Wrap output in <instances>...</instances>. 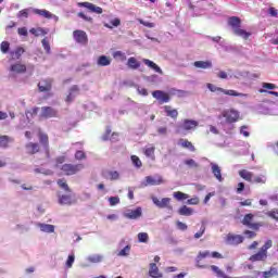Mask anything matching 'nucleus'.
<instances>
[{"mask_svg": "<svg viewBox=\"0 0 278 278\" xmlns=\"http://www.w3.org/2000/svg\"><path fill=\"white\" fill-rule=\"evenodd\" d=\"M77 94H79V87L73 86L70 89L68 96L66 97V100H65L66 103H73V101H75V97H77Z\"/></svg>", "mask_w": 278, "mask_h": 278, "instance_id": "nucleus-25", "label": "nucleus"}, {"mask_svg": "<svg viewBox=\"0 0 278 278\" xmlns=\"http://www.w3.org/2000/svg\"><path fill=\"white\" fill-rule=\"evenodd\" d=\"M66 162L65 156H60L56 159V168H60L64 175H77L80 170H84V164H64ZM63 164V165H62Z\"/></svg>", "mask_w": 278, "mask_h": 278, "instance_id": "nucleus-1", "label": "nucleus"}, {"mask_svg": "<svg viewBox=\"0 0 278 278\" xmlns=\"http://www.w3.org/2000/svg\"><path fill=\"white\" fill-rule=\"evenodd\" d=\"M59 203L60 205H73V203H75V200H73V195L71 194H63L59 195Z\"/></svg>", "mask_w": 278, "mask_h": 278, "instance_id": "nucleus-23", "label": "nucleus"}, {"mask_svg": "<svg viewBox=\"0 0 278 278\" xmlns=\"http://www.w3.org/2000/svg\"><path fill=\"white\" fill-rule=\"evenodd\" d=\"M268 258V254L263 252V250H260L256 254H253L250 256L249 261L250 262H266Z\"/></svg>", "mask_w": 278, "mask_h": 278, "instance_id": "nucleus-20", "label": "nucleus"}, {"mask_svg": "<svg viewBox=\"0 0 278 278\" xmlns=\"http://www.w3.org/2000/svg\"><path fill=\"white\" fill-rule=\"evenodd\" d=\"M164 112L166 113V116H169L170 118H177V116H179V112H177L176 109H172L168 105L164 106Z\"/></svg>", "mask_w": 278, "mask_h": 278, "instance_id": "nucleus-34", "label": "nucleus"}, {"mask_svg": "<svg viewBox=\"0 0 278 278\" xmlns=\"http://www.w3.org/2000/svg\"><path fill=\"white\" fill-rule=\"evenodd\" d=\"M29 33L33 36H46L47 31L43 28H30Z\"/></svg>", "mask_w": 278, "mask_h": 278, "instance_id": "nucleus-51", "label": "nucleus"}, {"mask_svg": "<svg viewBox=\"0 0 278 278\" xmlns=\"http://www.w3.org/2000/svg\"><path fill=\"white\" fill-rule=\"evenodd\" d=\"M113 59L117 60V62H126L127 61V54L121 50L114 51L112 53Z\"/></svg>", "mask_w": 278, "mask_h": 278, "instance_id": "nucleus-30", "label": "nucleus"}, {"mask_svg": "<svg viewBox=\"0 0 278 278\" xmlns=\"http://www.w3.org/2000/svg\"><path fill=\"white\" fill-rule=\"evenodd\" d=\"M106 179H110L111 181H116L121 179V174L116 170H109L105 175Z\"/></svg>", "mask_w": 278, "mask_h": 278, "instance_id": "nucleus-38", "label": "nucleus"}, {"mask_svg": "<svg viewBox=\"0 0 278 278\" xmlns=\"http://www.w3.org/2000/svg\"><path fill=\"white\" fill-rule=\"evenodd\" d=\"M239 134L241 136H243L244 138H249V136H251V131H250L249 126H241L240 129H239Z\"/></svg>", "mask_w": 278, "mask_h": 278, "instance_id": "nucleus-54", "label": "nucleus"}, {"mask_svg": "<svg viewBox=\"0 0 278 278\" xmlns=\"http://www.w3.org/2000/svg\"><path fill=\"white\" fill-rule=\"evenodd\" d=\"M267 179L265 174H261L258 176H253L252 184H266Z\"/></svg>", "mask_w": 278, "mask_h": 278, "instance_id": "nucleus-45", "label": "nucleus"}, {"mask_svg": "<svg viewBox=\"0 0 278 278\" xmlns=\"http://www.w3.org/2000/svg\"><path fill=\"white\" fill-rule=\"evenodd\" d=\"M127 66H128V68L136 71L140 66V63L138 62V60L136 58L130 56L127 61Z\"/></svg>", "mask_w": 278, "mask_h": 278, "instance_id": "nucleus-35", "label": "nucleus"}, {"mask_svg": "<svg viewBox=\"0 0 278 278\" xmlns=\"http://www.w3.org/2000/svg\"><path fill=\"white\" fill-rule=\"evenodd\" d=\"M152 97L156 99L159 103H168V101H170V97H168V93L164 92L163 90L153 91Z\"/></svg>", "mask_w": 278, "mask_h": 278, "instance_id": "nucleus-14", "label": "nucleus"}, {"mask_svg": "<svg viewBox=\"0 0 278 278\" xmlns=\"http://www.w3.org/2000/svg\"><path fill=\"white\" fill-rule=\"evenodd\" d=\"M23 53H25V49H23L21 47L16 48L14 51L10 52L13 60L21 59V55H23Z\"/></svg>", "mask_w": 278, "mask_h": 278, "instance_id": "nucleus-40", "label": "nucleus"}, {"mask_svg": "<svg viewBox=\"0 0 278 278\" xmlns=\"http://www.w3.org/2000/svg\"><path fill=\"white\" fill-rule=\"evenodd\" d=\"M239 175L245 181H249L250 184H253V173H251L247 169H242V170L239 172Z\"/></svg>", "mask_w": 278, "mask_h": 278, "instance_id": "nucleus-31", "label": "nucleus"}, {"mask_svg": "<svg viewBox=\"0 0 278 278\" xmlns=\"http://www.w3.org/2000/svg\"><path fill=\"white\" fill-rule=\"evenodd\" d=\"M130 160H131L135 168H142V161H140V157H138L136 155H131Z\"/></svg>", "mask_w": 278, "mask_h": 278, "instance_id": "nucleus-52", "label": "nucleus"}, {"mask_svg": "<svg viewBox=\"0 0 278 278\" xmlns=\"http://www.w3.org/2000/svg\"><path fill=\"white\" fill-rule=\"evenodd\" d=\"M161 184H164V179H162V176H147L144 180L141 181V188H147L149 186H160Z\"/></svg>", "mask_w": 278, "mask_h": 278, "instance_id": "nucleus-6", "label": "nucleus"}, {"mask_svg": "<svg viewBox=\"0 0 278 278\" xmlns=\"http://www.w3.org/2000/svg\"><path fill=\"white\" fill-rule=\"evenodd\" d=\"M79 8H87L90 12L94 14H103V9L101 7H97L90 2H80L78 3Z\"/></svg>", "mask_w": 278, "mask_h": 278, "instance_id": "nucleus-17", "label": "nucleus"}, {"mask_svg": "<svg viewBox=\"0 0 278 278\" xmlns=\"http://www.w3.org/2000/svg\"><path fill=\"white\" fill-rule=\"evenodd\" d=\"M149 276L152 278H162L163 277L162 273H160V267H157V264L150 263Z\"/></svg>", "mask_w": 278, "mask_h": 278, "instance_id": "nucleus-21", "label": "nucleus"}, {"mask_svg": "<svg viewBox=\"0 0 278 278\" xmlns=\"http://www.w3.org/2000/svg\"><path fill=\"white\" fill-rule=\"evenodd\" d=\"M40 92H49L51 90V80H41L38 84Z\"/></svg>", "mask_w": 278, "mask_h": 278, "instance_id": "nucleus-29", "label": "nucleus"}, {"mask_svg": "<svg viewBox=\"0 0 278 278\" xmlns=\"http://www.w3.org/2000/svg\"><path fill=\"white\" fill-rule=\"evenodd\" d=\"M73 264H75V253L72 252L65 262V268H73Z\"/></svg>", "mask_w": 278, "mask_h": 278, "instance_id": "nucleus-48", "label": "nucleus"}, {"mask_svg": "<svg viewBox=\"0 0 278 278\" xmlns=\"http://www.w3.org/2000/svg\"><path fill=\"white\" fill-rule=\"evenodd\" d=\"M142 63L148 66V68H151L154 71V73H159V75H164V71H162V67L155 64V62L149 60V59H142Z\"/></svg>", "mask_w": 278, "mask_h": 278, "instance_id": "nucleus-18", "label": "nucleus"}, {"mask_svg": "<svg viewBox=\"0 0 278 278\" xmlns=\"http://www.w3.org/2000/svg\"><path fill=\"white\" fill-rule=\"evenodd\" d=\"M35 173H41V175H53V170L47 169L45 167L35 168Z\"/></svg>", "mask_w": 278, "mask_h": 278, "instance_id": "nucleus-61", "label": "nucleus"}, {"mask_svg": "<svg viewBox=\"0 0 278 278\" xmlns=\"http://www.w3.org/2000/svg\"><path fill=\"white\" fill-rule=\"evenodd\" d=\"M138 23H140V25H143V27H148L149 29H153V27H155V23L148 22L142 18H138Z\"/></svg>", "mask_w": 278, "mask_h": 278, "instance_id": "nucleus-57", "label": "nucleus"}, {"mask_svg": "<svg viewBox=\"0 0 278 278\" xmlns=\"http://www.w3.org/2000/svg\"><path fill=\"white\" fill-rule=\"evenodd\" d=\"M41 45H42L46 53H48V55H50V53H51V45L49 43V39L47 37L42 39Z\"/></svg>", "mask_w": 278, "mask_h": 278, "instance_id": "nucleus-53", "label": "nucleus"}, {"mask_svg": "<svg viewBox=\"0 0 278 278\" xmlns=\"http://www.w3.org/2000/svg\"><path fill=\"white\" fill-rule=\"evenodd\" d=\"M0 51H1V53H9V51H10V42L2 41L0 43Z\"/></svg>", "mask_w": 278, "mask_h": 278, "instance_id": "nucleus-58", "label": "nucleus"}, {"mask_svg": "<svg viewBox=\"0 0 278 278\" xmlns=\"http://www.w3.org/2000/svg\"><path fill=\"white\" fill-rule=\"evenodd\" d=\"M178 214L180 216H192V214H194V210L188 207L187 205H184L178 210Z\"/></svg>", "mask_w": 278, "mask_h": 278, "instance_id": "nucleus-33", "label": "nucleus"}, {"mask_svg": "<svg viewBox=\"0 0 278 278\" xmlns=\"http://www.w3.org/2000/svg\"><path fill=\"white\" fill-rule=\"evenodd\" d=\"M256 275H262L263 278H270V277H275V275H277V268L271 267L269 270L267 271H256Z\"/></svg>", "mask_w": 278, "mask_h": 278, "instance_id": "nucleus-32", "label": "nucleus"}, {"mask_svg": "<svg viewBox=\"0 0 278 278\" xmlns=\"http://www.w3.org/2000/svg\"><path fill=\"white\" fill-rule=\"evenodd\" d=\"M210 268L216 275L217 278L225 277V271L220 270V268L218 266L211 265Z\"/></svg>", "mask_w": 278, "mask_h": 278, "instance_id": "nucleus-47", "label": "nucleus"}, {"mask_svg": "<svg viewBox=\"0 0 278 278\" xmlns=\"http://www.w3.org/2000/svg\"><path fill=\"white\" fill-rule=\"evenodd\" d=\"M37 227L42 231L43 233H53L55 231V226L51 224H37Z\"/></svg>", "mask_w": 278, "mask_h": 278, "instance_id": "nucleus-24", "label": "nucleus"}, {"mask_svg": "<svg viewBox=\"0 0 278 278\" xmlns=\"http://www.w3.org/2000/svg\"><path fill=\"white\" fill-rule=\"evenodd\" d=\"M59 114L56 109L43 106L41 108L40 118H58Z\"/></svg>", "mask_w": 278, "mask_h": 278, "instance_id": "nucleus-10", "label": "nucleus"}, {"mask_svg": "<svg viewBox=\"0 0 278 278\" xmlns=\"http://www.w3.org/2000/svg\"><path fill=\"white\" fill-rule=\"evenodd\" d=\"M193 66H195V68H212V62L211 61H195L193 63Z\"/></svg>", "mask_w": 278, "mask_h": 278, "instance_id": "nucleus-36", "label": "nucleus"}, {"mask_svg": "<svg viewBox=\"0 0 278 278\" xmlns=\"http://www.w3.org/2000/svg\"><path fill=\"white\" fill-rule=\"evenodd\" d=\"M146 157H150V160H155V148L150 147L144 150Z\"/></svg>", "mask_w": 278, "mask_h": 278, "instance_id": "nucleus-49", "label": "nucleus"}, {"mask_svg": "<svg viewBox=\"0 0 278 278\" xmlns=\"http://www.w3.org/2000/svg\"><path fill=\"white\" fill-rule=\"evenodd\" d=\"M123 216L129 220H137V218L142 216V207L138 206L136 210H126Z\"/></svg>", "mask_w": 278, "mask_h": 278, "instance_id": "nucleus-12", "label": "nucleus"}, {"mask_svg": "<svg viewBox=\"0 0 278 278\" xmlns=\"http://www.w3.org/2000/svg\"><path fill=\"white\" fill-rule=\"evenodd\" d=\"M199 127V122L194 119H184L176 126V134H181L186 136V134H190V131H194Z\"/></svg>", "mask_w": 278, "mask_h": 278, "instance_id": "nucleus-4", "label": "nucleus"}, {"mask_svg": "<svg viewBox=\"0 0 278 278\" xmlns=\"http://www.w3.org/2000/svg\"><path fill=\"white\" fill-rule=\"evenodd\" d=\"M119 25H121V20L116 17L111 20L110 24L105 23L104 27H106V29H114V27H118Z\"/></svg>", "mask_w": 278, "mask_h": 278, "instance_id": "nucleus-43", "label": "nucleus"}, {"mask_svg": "<svg viewBox=\"0 0 278 278\" xmlns=\"http://www.w3.org/2000/svg\"><path fill=\"white\" fill-rule=\"evenodd\" d=\"M228 25L231 26V29L236 36H239L240 38H243V40H249V37L251 36V33L240 28V25H242V22L240 21V17L238 16H231L228 18Z\"/></svg>", "mask_w": 278, "mask_h": 278, "instance_id": "nucleus-3", "label": "nucleus"}, {"mask_svg": "<svg viewBox=\"0 0 278 278\" xmlns=\"http://www.w3.org/2000/svg\"><path fill=\"white\" fill-rule=\"evenodd\" d=\"M130 253H131V245L130 244L125 245V240H122L118 243V250L116 252L117 257H129Z\"/></svg>", "mask_w": 278, "mask_h": 278, "instance_id": "nucleus-11", "label": "nucleus"}, {"mask_svg": "<svg viewBox=\"0 0 278 278\" xmlns=\"http://www.w3.org/2000/svg\"><path fill=\"white\" fill-rule=\"evenodd\" d=\"M207 88L208 90H211V92H223V94H228V97H242L243 99H247V97H249V94L247 93H240L236 90H227V89H223L220 87H216L215 85L212 84H207Z\"/></svg>", "mask_w": 278, "mask_h": 278, "instance_id": "nucleus-5", "label": "nucleus"}, {"mask_svg": "<svg viewBox=\"0 0 278 278\" xmlns=\"http://www.w3.org/2000/svg\"><path fill=\"white\" fill-rule=\"evenodd\" d=\"M29 10L31 9H24L17 13V18H27L29 16Z\"/></svg>", "mask_w": 278, "mask_h": 278, "instance_id": "nucleus-63", "label": "nucleus"}, {"mask_svg": "<svg viewBox=\"0 0 278 278\" xmlns=\"http://www.w3.org/2000/svg\"><path fill=\"white\" fill-rule=\"evenodd\" d=\"M210 251L200 252L197 256V262H201V260H205V257H210Z\"/></svg>", "mask_w": 278, "mask_h": 278, "instance_id": "nucleus-62", "label": "nucleus"}, {"mask_svg": "<svg viewBox=\"0 0 278 278\" xmlns=\"http://www.w3.org/2000/svg\"><path fill=\"white\" fill-rule=\"evenodd\" d=\"M26 149H27V153H30V154L38 153V151H40V147L38 146V143H33V142H29L28 144H26Z\"/></svg>", "mask_w": 278, "mask_h": 278, "instance_id": "nucleus-39", "label": "nucleus"}, {"mask_svg": "<svg viewBox=\"0 0 278 278\" xmlns=\"http://www.w3.org/2000/svg\"><path fill=\"white\" fill-rule=\"evenodd\" d=\"M86 260L89 262V264H101L103 262V255L102 254H91L86 257Z\"/></svg>", "mask_w": 278, "mask_h": 278, "instance_id": "nucleus-27", "label": "nucleus"}, {"mask_svg": "<svg viewBox=\"0 0 278 278\" xmlns=\"http://www.w3.org/2000/svg\"><path fill=\"white\" fill-rule=\"evenodd\" d=\"M31 12L34 14H37V16H41L42 18H48V20L52 18L53 21H55V23L60 21V17H58V15L52 14L51 12L45 9H31Z\"/></svg>", "mask_w": 278, "mask_h": 278, "instance_id": "nucleus-9", "label": "nucleus"}, {"mask_svg": "<svg viewBox=\"0 0 278 278\" xmlns=\"http://www.w3.org/2000/svg\"><path fill=\"white\" fill-rule=\"evenodd\" d=\"M211 173L214 175L215 179H217V181L223 182L225 181V178H223V170L220 169V166H218V164L216 163H211Z\"/></svg>", "mask_w": 278, "mask_h": 278, "instance_id": "nucleus-16", "label": "nucleus"}, {"mask_svg": "<svg viewBox=\"0 0 278 278\" xmlns=\"http://www.w3.org/2000/svg\"><path fill=\"white\" fill-rule=\"evenodd\" d=\"M11 142H14L12 137L0 135V149H8Z\"/></svg>", "mask_w": 278, "mask_h": 278, "instance_id": "nucleus-26", "label": "nucleus"}, {"mask_svg": "<svg viewBox=\"0 0 278 278\" xmlns=\"http://www.w3.org/2000/svg\"><path fill=\"white\" fill-rule=\"evenodd\" d=\"M97 64L98 66H110V64H112V61L110 60V58L101 55L98 58Z\"/></svg>", "mask_w": 278, "mask_h": 278, "instance_id": "nucleus-37", "label": "nucleus"}, {"mask_svg": "<svg viewBox=\"0 0 278 278\" xmlns=\"http://www.w3.org/2000/svg\"><path fill=\"white\" fill-rule=\"evenodd\" d=\"M26 71L27 66L21 62L13 63L9 67L10 77H16V75H22V73H25Z\"/></svg>", "mask_w": 278, "mask_h": 278, "instance_id": "nucleus-7", "label": "nucleus"}, {"mask_svg": "<svg viewBox=\"0 0 278 278\" xmlns=\"http://www.w3.org/2000/svg\"><path fill=\"white\" fill-rule=\"evenodd\" d=\"M169 94H172L173 97H179L181 99V98L186 97V94H188V92L184 91L181 89L172 88L169 90Z\"/></svg>", "mask_w": 278, "mask_h": 278, "instance_id": "nucleus-42", "label": "nucleus"}, {"mask_svg": "<svg viewBox=\"0 0 278 278\" xmlns=\"http://www.w3.org/2000/svg\"><path fill=\"white\" fill-rule=\"evenodd\" d=\"M262 87L263 89L258 90V92L261 93L268 92V90H275V88H277L275 84H270V83H263Z\"/></svg>", "mask_w": 278, "mask_h": 278, "instance_id": "nucleus-46", "label": "nucleus"}, {"mask_svg": "<svg viewBox=\"0 0 278 278\" xmlns=\"http://www.w3.org/2000/svg\"><path fill=\"white\" fill-rule=\"evenodd\" d=\"M174 199L176 201H186V199H190V195L188 193H184L181 191H176L173 193Z\"/></svg>", "mask_w": 278, "mask_h": 278, "instance_id": "nucleus-41", "label": "nucleus"}, {"mask_svg": "<svg viewBox=\"0 0 278 278\" xmlns=\"http://www.w3.org/2000/svg\"><path fill=\"white\" fill-rule=\"evenodd\" d=\"M152 203L156 205V207L164 208V207H170V198H163L162 200L152 197Z\"/></svg>", "mask_w": 278, "mask_h": 278, "instance_id": "nucleus-19", "label": "nucleus"}, {"mask_svg": "<svg viewBox=\"0 0 278 278\" xmlns=\"http://www.w3.org/2000/svg\"><path fill=\"white\" fill-rule=\"evenodd\" d=\"M179 144H180V147H184V149H189V151H192V152L195 151V148H194V146L192 144V142H190V141H188V140H186V139H181V140L179 141Z\"/></svg>", "mask_w": 278, "mask_h": 278, "instance_id": "nucleus-44", "label": "nucleus"}, {"mask_svg": "<svg viewBox=\"0 0 278 278\" xmlns=\"http://www.w3.org/2000/svg\"><path fill=\"white\" fill-rule=\"evenodd\" d=\"M226 242L231 247H238V244H242L244 242V237L242 235L228 233L226 236Z\"/></svg>", "mask_w": 278, "mask_h": 278, "instance_id": "nucleus-13", "label": "nucleus"}, {"mask_svg": "<svg viewBox=\"0 0 278 278\" xmlns=\"http://www.w3.org/2000/svg\"><path fill=\"white\" fill-rule=\"evenodd\" d=\"M222 116L226 118L225 122H222V127L226 134H229L233 129V123H238L240 118V112L236 110H228L222 113Z\"/></svg>", "mask_w": 278, "mask_h": 278, "instance_id": "nucleus-2", "label": "nucleus"}, {"mask_svg": "<svg viewBox=\"0 0 278 278\" xmlns=\"http://www.w3.org/2000/svg\"><path fill=\"white\" fill-rule=\"evenodd\" d=\"M203 233H205V224L202 223L200 230L194 233L195 240H199V238H203Z\"/></svg>", "mask_w": 278, "mask_h": 278, "instance_id": "nucleus-59", "label": "nucleus"}, {"mask_svg": "<svg viewBox=\"0 0 278 278\" xmlns=\"http://www.w3.org/2000/svg\"><path fill=\"white\" fill-rule=\"evenodd\" d=\"M253 218H254V215L251 213L244 215L242 219V225H244L245 227H249V229H254L255 231H257L260 227H262V224L253 223Z\"/></svg>", "mask_w": 278, "mask_h": 278, "instance_id": "nucleus-8", "label": "nucleus"}, {"mask_svg": "<svg viewBox=\"0 0 278 278\" xmlns=\"http://www.w3.org/2000/svg\"><path fill=\"white\" fill-rule=\"evenodd\" d=\"M137 238L138 242H142L143 244H147V242H149V233L147 232H139Z\"/></svg>", "mask_w": 278, "mask_h": 278, "instance_id": "nucleus-50", "label": "nucleus"}, {"mask_svg": "<svg viewBox=\"0 0 278 278\" xmlns=\"http://www.w3.org/2000/svg\"><path fill=\"white\" fill-rule=\"evenodd\" d=\"M147 81H149L150 84H160V81H162V78H160V76L153 74L147 77Z\"/></svg>", "mask_w": 278, "mask_h": 278, "instance_id": "nucleus-56", "label": "nucleus"}, {"mask_svg": "<svg viewBox=\"0 0 278 278\" xmlns=\"http://www.w3.org/2000/svg\"><path fill=\"white\" fill-rule=\"evenodd\" d=\"M110 134H112V130H110V129H106V132H105V135L102 137V140H111V142H114V137L116 136H118V135H116V134H113L112 135V137L110 138Z\"/></svg>", "mask_w": 278, "mask_h": 278, "instance_id": "nucleus-60", "label": "nucleus"}, {"mask_svg": "<svg viewBox=\"0 0 278 278\" xmlns=\"http://www.w3.org/2000/svg\"><path fill=\"white\" fill-rule=\"evenodd\" d=\"M271 248H273V240L268 239L265 241V244L261 248V251L268 255V249H271Z\"/></svg>", "mask_w": 278, "mask_h": 278, "instance_id": "nucleus-55", "label": "nucleus"}, {"mask_svg": "<svg viewBox=\"0 0 278 278\" xmlns=\"http://www.w3.org/2000/svg\"><path fill=\"white\" fill-rule=\"evenodd\" d=\"M109 203H110L111 207H114V205H118V203H121V198L111 197V198H109Z\"/></svg>", "mask_w": 278, "mask_h": 278, "instance_id": "nucleus-64", "label": "nucleus"}, {"mask_svg": "<svg viewBox=\"0 0 278 278\" xmlns=\"http://www.w3.org/2000/svg\"><path fill=\"white\" fill-rule=\"evenodd\" d=\"M212 40L213 42H218L219 47H222L224 51H231V46H227V42L223 40L220 36L213 37Z\"/></svg>", "mask_w": 278, "mask_h": 278, "instance_id": "nucleus-28", "label": "nucleus"}, {"mask_svg": "<svg viewBox=\"0 0 278 278\" xmlns=\"http://www.w3.org/2000/svg\"><path fill=\"white\" fill-rule=\"evenodd\" d=\"M39 142H40V144H42V147L46 151V155L49 156V136L40 132L39 134Z\"/></svg>", "mask_w": 278, "mask_h": 278, "instance_id": "nucleus-22", "label": "nucleus"}, {"mask_svg": "<svg viewBox=\"0 0 278 278\" xmlns=\"http://www.w3.org/2000/svg\"><path fill=\"white\" fill-rule=\"evenodd\" d=\"M73 36L78 45H86L88 42V35L84 30H74Z\"/></svg>", "mask_w": 278, "mask_h": 278, "instance_id": "nucleus-15", "label": "nucleus"}]
</instances>
